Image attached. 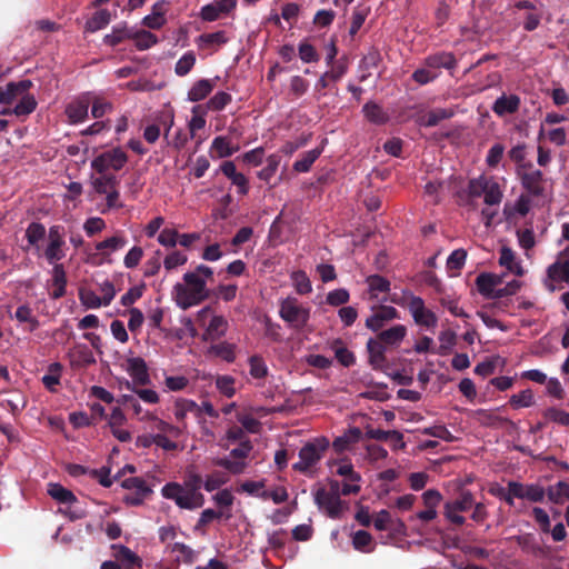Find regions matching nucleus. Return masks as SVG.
Here are the masks:
<instances>
[{
  "instance_id": "46",
  "label": "nucleus",
  "mask_w": 569,
  "mask_h": 569,
  "mask_svg": "<svg viewBox=\"0 0 569 569\" xmlns=\"http://www.w3.org/2000/svg\"><path fill=\"white\" fill-rule=\"evenodd\" d=\"M130 37L139 50H147L158 42V38L147 30L136 31Z\"/></svg>"
},
{
  "instance_id": "62",
  "label": "nucleus",
  "mask_w": 569,
  "mask_h": 569,
  "mask_svg": "<svg viewBox=\"0 0 569 569\" xmlns=\"http://www.w3.org/2000/svg\"><path fill=\"white\" fill-rule=\"evenodd\" d=\"M362 111L365 117L373 123H383L387 120V116L385 114L381 107L373 102L366 103Z\"/></svg>"
},
{
  "instance_id": "15",
  "label": "nucleus",
  "mask_w": 569,
  "mask_h": 569,
  "mask_svg": "<svg viewBox=\"0 0 569 569\" xmlns=\"http://www.w3.org/2000/svg\"><path fill=\"white\" fill-rule=\"evenodd\" d=\"M508 487L516 498L527 499L532 502H540L543 500L546 491L539 485H522L517 481H509Z\"/></svg>"
},
{
  "instance_id": "42",
  "label": "nucleus",
  "mask_w": 569,
  "mask_h": 569,
  "mask_svg": "<svg viewBox=\"0 0 569 569\" xmlns=\"http://www.w3.org/2000/svg\"><path fill=\"white\" fill-rule=\"evenodd\" d=\"M352 546L360 552H371L373 550L372 536L365 530H358L352 535Z\"/></svg>"
},
{
  "instance_id": "18",
  "label": "nucleus",
  "mask_w": 569,
  "mask_h": 569,
  "mask_svg": "<svg viewBox=\"0 0 569 569\" xmlns=\"http://www.w3.org/2000/svg\"><path fill=\"white\" fill-rule=\"evenodd\" d=\"M124 369L128 375L132 378L134 385H148L150 382V376L146 361L140 357L128 358L124 365Z\"/></svg>"
},
{
  "instance_id": "25",
  "label": "nucleus",
  "mask_w": 569,
  "mask_h": 569,
  "mask_svg": "<svg viewBox=\"0 0 569 569\" xmlns=\"http://www.w3.org/2000/svg\"><path fill=\"white\" fill-rule=\"evenodd\" d=\"M523 188L533 196L545 193V179L540 170L532 169L521 176Z\"/></svg>"
},
{
  "instance_id": "13",
  "label": "nucleus",
  "mask_w": 569,
  "mask_h": 569,
  "mask_svg": "<svg viewBox=\"0 0 569 569\" xmlns=\"http://www.w3.org/2000/svg\"><path fill=\"white\" fill-rule=\"evenodd\" d=\"M237 0H213L200 10V18L207 22H213L234 10Z\"/></svg>"
},
{
  "instance_id": "58",
  "label": "nucleus",
  "mask_w": 569,
  "mask_h": 569,
  "mask_svg": "<svg viewBox=\"0 0 569 569\" xmlns=\"http://www.w3.org/2000/svg\"><path fill=\"white\" fill-rule=\"evenodd\" d=\"M196 64V56L192 51L186 52L177 62L174 72L179 77L187 76Z\"/></svg>"
},
{
  "instance_id": "14",
  "label": "nucleus",
  "mask_w": 569,
  "mask_h": 569,
  "mask_svg": "<svg viewBox=\"0 0 569 569\" xmlns=\"http://www.w3.org/2000/svg\"><path fill=\"white\" fill-rule=\"evenodd\" d=\"M121 485L124 489L132 491L124 497V501L132 506L140 505L151 492L147 482L139 477L127 478Z\"/></svg>"
},
{
  "instance_id": "40",
  "label": "nucleus",
  "mask_w": 569,
  "mask_h": 569,
  "mask_svg": "<svg viewBox=\"0 0 569 569\" xmlns=\"http://www.w3.org/2000/svg\"><path fill=\"white\" fill-rule=\"evenodd\" d=\"M14 319L20 323H28L29 330L33 331L39 328L40 322L37 317L33 315L32 309L28 305H21L17 308L14 315Z\"/></svg>"
},
{
  "instance_id": "37",
  "label": "nucleus",
  "mask_w": 569,
  "mask_h": 569,
  "mask_svg": "<svg viewBox=\"0 0 569 569\" xmlns=\"http://www.w3.org/2000/svg\"><path fill=\"white\" fill-rule=\"evenodd\" d=\"M547 496L553 503L560 505L565 500H569V483L567 481H558L547 489Z\"/></svg>"
},
{
  "instance_id": "5",
  "label": "nucleus",
  "mask_w": 569,
  "mask_h": 569,
  "mask_svg": "<svg viewBox=\"0 0 569 569\" xmlns=\"http://www.w3.org/2000/svg\"><path fill=\"white\" fill-rule=\"evenodd\" d=\"M166 499L173 500L179 508L194 510L204 503V496L200 491H191L177 482H169L161 489Z\"/></svg>"
},
{
  "instance_id": "21",
  "label": "nucleus",
  "mask_w": 569,
  "mask_h": 569,
  "mask_svg": "<svg viewBox=\"0 0 569 569\" xmlns=\"http://www.w3.org/2000/svg\"><path fill=\"white\" fill-rule=\"evenodd\" d=\"M220 171L231 180L232 184L237 187V192L241 196H246L249 192V180L248 178L237 171L236 164L232 161H224L220 166Z\"/></svg>"
},
{
  "instance_id": "4",
  "label": "nucleus",
  "mask_w": 569,
  "mask_h": 569,
  "mask_svg": "<svg viewBox=\"0 0 569 569\" xmlns=\"http://www.w3.org/2000/svg\"><path fill=\"white\" fill-rule=\"evenodd\" d=\"M279 317L292 329L302 330L307 327L311 308L289 296L279 301Z\"/></svg>"
},
{
  "instance_id": "24",
  "label": "nucleus",
  "mask_w": 569,
  "mask_h": 569,
  "mask_svg": "<svg viewBox=\"0 0 569 569\" xmlns=\"http://www.w3.org/2000/svg\"><path fill=\"white\" fill-rule=\"evenodd\" d=\"M210 150L217 158H228L240 150V143L231 137L218 136L212 140Z\"/></svg>"
},
{
  "instance_id": "19",
  "label": "nucleus",
  "mask_w": 569,
  "mask_h": 569,
  "mask_svg": "<svg viewBox=\"0 0 569 569\" xmlns=\"http://www.w3.org/2000/svg\"><path fill=\"white\" fill-rule=\"evenodd\" d=\"M229 41L226 31L219 30L211 33H202L196 38L194 43L198 49L207 51L208 53L216 52L220 47Z\"/></svg>"
},
{
  "instance_id": "6",
  "label": "nucleus",
  "mask_w": 569,
  "mask_h": 569,
  "mask_svg": "<svg viewBox=\"0 0 569 569\" xmlns=\"http://www.w3.org/2000/svg\"><path fill=\"white\" fill-rule=\"evenodd\" d=\"M468 191L471 197L482 196L485 203L488 206L499 204L503 197V192L497 180L483 174L469 181Z\"/></svg>"
},
{
  "instance_id": "64",
  "label": "nucleus",
  "mask_w": 569,
  "mask_h": 569,
  "mask_svg": "<svg viewBox=\"0 0 569 569\" xmlns=\"http://www.w3.org/2000/svg\"><path fill=\"white\" fill-rule=\"evenodd\" d=\"M231 102V96L224 91H218L207 102V109L212 111H220Z\"/></svg>"
},
{
  "instance_id": "41",
  "label": "nucleus",
  "mask_w": 569,
  "mask_h": 569,
  "mask_svg": "<svg viewBox=\"0 0 569 569\" xmlns=\"http://www.w3.org/2000/svg\"><path fill=\"white\" fill-rule=\"evenodd\" d=\"M62 366L59 362H52L48 367V372L42 377V383L50 391H56L60 383Z\"/></svg>"
},
{
  "instance_id": "44",
  "label": "nucleus",
  "mask_w": 569,
  "mask_h": 569,
  "mask_svg": "<svg viewBox=\"0 0 569 569\" xmlns=\"http://www.w3.org/2000/svg\"><path fill=\"white\" fill-rule=\"evenodd\" d=\"M369 293L372 298H378L380 293L387 292L390 289V282L378 274L367 278Z\"/></svg>"
},
{
  "instance_id": "28",
  "label": "nucleus",
  "mask_w": 569,
  "mask_h": 569,
  "mask_svg": "<svg viewBox=\"0 0 569 569\" xmlns=\"http://www.w3.org/2000/svg\"><path fill=\"white\" fill-rule=\"evenodd\" d=\"M48 495L58 503L72 506L78 499L73 492L58 482H49L47 486Z\"/></svg>"
},
{
  "instance_id": "38",
  "label": "nucleus",
  "mask_w": 569,
  "mask_h": 569,
  "mask_svg": "<svg viewBox=\"0 0 569 569\" xmlns=\"http://www.w3.org/2000/svg\"><path fill=\"white\" fill-rule=\"evenodd\" d=\"M290 279L298 295L305 296L312 292V283L305 271L297 270L291 272Z\"/></svg>"
},
{
  "instance_id": "31",
  "label": "nucleus",
  "mask_w": 569,
  "mask_h": 569,
  "mask_svg": "<svg viewBox=\"0 0 569 569\" xmlns=\"http://www.w3.org/2000/svg\"><path fill=\"white\" fill-rule=\"evenodd\" d=\"M367 349L369 352V362L375 369H382L386 363L385 357V345L378 339H369L367 342Z\"/></svg>"
},
{
  "instance_id": "33",
  "label": "nucleus",
  "mask_w": 569,
  "mask_h": 569,
  "mask_svg": "<svg viewBox=\"0 0 569 569\" xmlns=\"http://www.w3.org/2000/svg\"><path fill=\"white\" fill-rule=\"evenodd\" d=\"M152 423L151 432L152 433H164L170 435L173 438H179L183 433V428L180 426H174L161 418H159L156 413L149 420Z\"/></svg>"
},
{
  "instance_id": "20",
  "label": "nucleus",
  "mask_w": 569,
  "mask_h": 569,
  "mask_svg": "<svg viewBox=\"0 0 569 569\" xmlns=\"http://www.w3.org/2000/svg\"><path fill=\"white\" fill-rule=\"evenodd\" d=\"M189 415H193L196 417L200 416V407L199 405L191 399L187 398H178L173 402V416L179 423L178 426L186 428V419Z\"/></svg>"
},
{
  "instance_id": "35",
  "label": "nucleus",
  "mask_w": 569,
  "mask_h": 569,
  "mask_svg": "<svg viewBox=\"0 0 569 569\" xmlns=\"http://www.w3.org/2000/svg\"><path fill=\"white\" fill-rule=\"evenodd\" d=\"M425 64L435 71L440 68L452 69L456 66V59L451 53L440 52L428 57Z\"/></svg>"
},
{
  "instance_id": "17",
  "label": "nucleus",
  "mask_w": 569,
  "mask_h": 569,
  "mask_svg": "<svg viewBox=\"0 0 569 569\" xmlns=\"http://www.w3.org/2000/svg\"><path fill=\"white\" fill-rule=\"evenodd\" d=\"M90 102V93H86L68 103L66 114L71 124L81 123L87 119Z\"/></svg>"
},
{
  "instance_id": "32",
  "label": "nucleus",
  "mask_w": 569,
  "mask_h": 569,
  "mask_svg": "<svg viewBox=\"0 0 569 569\" xmlns=\"http://www.w3.org/2000/svg\"><path fill=\"white\" fill-rule=\"evenodd\" d=\"M519 106H520V99H519L518 96H516V94H510V96L502 94L501 97H499L495 101L492 110L498 116H505V114L513 113L515 111H517Z\"/></svg>"
},
{
  "instance_id": "56",
  "label": "nucleus",
  "mask_w": 569,
  "mask_h": 569,
  "mask_svg": "<svg viewBox=\"0 0 569 569\" xmlns=\"http://www.w3.org/2000/svg\"><path fill=\"white\" fill-rule=\"evenodd\" d=\"M126 387L136 393L138 400L146 403L156 405L160 401L159 393L153 389H137L130 381L126 382Z\"/></svg>"
},
{
  "instance_id": "8",
  "label": "nucleus",
  "mask_w": 569,
  "mask_h": 569,
  "mask_svg": "<svg viewBox=\"0 0 569 569\" xmlns=\"http://www.w3.org/2000/svg\"><path fill=\"white\" fill-rule=\"evenodd\" d=\"M128 162V156L121 148H113L97 156L91 161V168L99 173L109 170L119 171Z\"/></svg>"
},
{
  "instance_id": "30",
  "label": "nucleus",
  "mask_w": 569,
  "mask_h": 569,
  "mask_svg": "<svg viewBox=\"0 0 569 569\" xmlns=\"http://www.w3.org/2000/svg\"><path fill=\"white\" fill-rule=\"evenodd\" d=\"M361 438V430L359 428H351L342 436L337 437L332 442V449L337 453H342L350 449L351 445L358 442Z\"/></svg>"
},
{
  "instance_id": "7",
  "label": "nucleus",
  "mask_w": 569,
  "mask_h": 569,
  "mask_svg": "<svg viewBox=\"0 0 569 569\" xmlns=\"http://www.w3.org/2000/svg\"><path fill=\"white\" fill-rule=\"evenodd\" d=\"M196 321L204 328L206 340H217L228 330V321L223 316L214 315L210 307H204L197 312Z\"/></svg>"
},
{
  "instance_id": "39",
  "label": "nucleus",
  "mask_w": 569,
  "mask_h": 569,
  "mask_svg": "<svg viewBox=\"0 0 569 569\" xmlns=\"http://www.w3.org/2000/svg\"><path fill=\"white\" fill-rule=\"evenodd\" d=\"M111 548L114 551L113 556L118 561H121V562H123L126 565H130V566H137V567L141 566V562H142L141 559L126 546L112 545Z\"/></svg>"
},
{
  "instance_id": "61",
  "label": "nucleus",
  "mask_w": 569,
  "mask_h": 569,
  "mask_svg": "<svg viewBox=\"0 0 569 569\" xmlns=\"http://www.w3.org/2000/svg\"><path fill=\"white\" fill-rule=\"evenodd\" d=\"M110 12L106 9L97 11L93 17L87 22V28L90 31H98L104 28L110 22Z\"/></svg>"
},
{
  "instance_id": "48",
  "label": "nucleus",
  "mask_w": 569,
  "mask_h": 569,
  "mask_svg": "<svg viewBox=\"0 0 569 569\" xmlns=\"http://www.w3.org/2000/svg\"><path fill=\"white\" fill-rule=\"evenodd\" d=\"M369 437L380 441H388L389 439H397V448H405L403 435L397 430H381L373 429L368 432Z\"/></svg>"
},
{
  "instance_id": "26",
  "label": "nucleus",
  "mask_w": 569,
  "mask_h": 569,
  "mask_svg": "<svg viewBox=\"0 0 569 569\" xmlns=\"http://www.w3.org/2000/svg\"><path fill=\"white\" fill-rule=\"evenodd\" d=\"M216 79H200L196 81L187 93L188 101L198 102L206 99L216 87Z\"/></svg>"
},
{
  "instance_id": "51",
  "label": "nucleus",
  "mask_w": 569,
  "mask_h": 569,
  "mask_svg": "<svg viewBox=\"0 0 569 569\" xmlns=\"http://www.w3.org/2000/svg\"><path fill=\"white\" fill-rule=\"evenodd\" d=\"M214 463L219 467L227 469L229 472L233 475L242 473L248 465L247 461L244 460L231 458L228 456L217 459Z\"/></svg>"
},
{
  "instance_id": "9",
  "label": "nucleus",
  "mask_w": 569,
  "mask_h": 569,
  "mask_svg": "<svg viewBox=\"0 0 569 569\" xmlns=\"http://www.w3.org/2000/svg\"><path fill=\"white\" fill-rule=\"evenodd\" d=\"M43 254L50 264H57L66 257V240L62 227L52 226L49 228Z\"/></svg>"
},
{
  "instance_id": "22",
  "label": "nucleus",
  "mask_w": 569,
  "mask_h": 569,
  "mask_svg": "<svg viewBox=\"0 0 569 569\" xmlns=\"http://www.w3.org/2000/svg\"><path fill=\"white\" fill-rule=\"evenodd\" d=\"M499 264L511 274L521 277L525 273L520 259L517 257L516 252L507 246L501 247L499 250Z\"/></svg>"
},
{
  "instance_id": "12",
  "label": "nucleus",
  "mask_w": 569,
  "mask_h": 569,
  "mask_svg": "<svg viewBox=\"0 0 569 569\" xmlns=\"http://www.w3.org/2000/svg\"><path fill=\"white\" fill-rule=\"evenodd\" d=\"M569 282V261L559 259L547 269V276L543 280L545 287L549 291H556L562 288L563 283Z\"/></svg>"
},
{
  "instance_id": "53",
  "label": "nucleus",
  "mask_w": 569,
  "mask_h": 569,
  "mask_svg": "<svg viewBox=\"0 0 569 569\" xmlns=\"http://www.w3.org/2000/svg\"><path fill=\"white\" fill-rule=\"evenodd\" d=\"M373 526L377 530L383 531L395 526H403V523L399 519L395 521L390 512L386 509H382L376 515L373 519Z\"/></svg>"
},
{
  "instance_id": "29",
  "label": "nucleus",
  "mask_w": 569,
  "mask_h": 569,
  "mask_svg": "<svg viewBox=\"0 0 569 569\" xmlns=\"http://www.w3.org/2000/svg\"><path fill=\"white\" fill-rule=\"evenodd\" d=\"M407 336V328L403 325H395L378 335V340L382 345L399 346Z\"/></svg>"
},
{
  "instance_id": "10",
  "label": "nucleus",
  "mask_w": 569,
  "mask_h": 569,
  "mask_svg": "<svg viewBox=\"0 0 569 569\" xmlns=\"http://www.w3.org/2000/svg\"><path fill=\"white\" fill-rule=\"evenodd\" d=\"M473 506V495L469 491H462L453 501H447L443 506V515L448 521L461 526L466 519L460 512L467 511Z\"/></svg>"
},
{
  "instance_id": "3",
  "label": "nucleus",
  "mask_w": 569,
  "mask_h": 569,
  "mask_svg": "<svg viewBox=\"0 0 569 569\" xmlns=\"http://www.w3.org/2000/svg\"><path fill=\"white\" fill-rule=\"evenodd\" d=\"M330 442L326 437H317L306 442L299 450V459L292 468L302 473H310L322 459Z\"/></svg>"
},
{
  "instance_id": "11",
  "label": "nucleus",
  "mask_w": 569,
  "mask_h": 569,
  "mask_svg": "<svg viewBox=\"0 0 569 569\" xmlns=\"http://www.w3.org/2000/svg\"><path fill=\"white\" fill-rule=\"evenodd\" d=\"M408 309L411 313L415 322L418 326L433 329L438 325V318L436 313L426 307L422 298L417 296H411L408 302Z\"/></svg>"
},
{
  "instance_id": "45",
  "label": "nucleus",
  "mask_w": 569,
  "mask_h": 569,
  "mask_svg": "<svg viewBox=\"0 0 569 569\" xmlns=\"http://www.w3.org/2000/svg\"><path fill=\"white\" fill-rule=\"evenodd\" d=\"M238 491L246 492L252 497H258V498L264 499L267 497L266 481L264 480H259V481L247 480L240 485V487L238 488Z\"/></svg>"
},
{
  "instance_id": "50",
  "label": "nucleus",
  "mask_w": 569,
  "mask_h": 569,
  "mask_svg": "<svg viewBox=\"0 0 569 569\" xmlns=\"http://www.w3.org/2000/svg\"><path fill=\"white\" fill-rule=\"evenodd\" d=\"M118 179L113 174L101 173L100 177H97L92 180V186L98 193L104 194L109 192L112 188H117Z\"/></svg>"
},
{
  "instance_id": "57",
  "label": "nucleus",
  "mask_w": 569,
  "mask_h": 569,
  "mask_svg": "<svg viewBox=\"0 0 569 569\" xmlns=\"http://www.w3.org/2000/svg\"><path fill=\"white\" fill-rule=\"evenodd\" d=\"M320 149H312L303 153L301 159L293 163V169L298 172H307L310 170L312 163L319 158Z\"/></svg>"
},
{
  "instance_id": "27",
  "label": "nucleus",
  "mask_w": 569,
  "mask_h": 569,
  "mask_svg": "<svg viewBox=\"0 0 569 569\" xmlns=\"http://www.w3.org/2000/svg\"><path fill=\"white\" fill-rule=\"evenodd\" d=\"M328 467L343 479L361 480V476L355 471L353 465L348 458L331 459L328 461Z\"/></svg>"
},
{
  "instance_id": "49",
  "label": "nucleus",
  "mask_w": 569,
  "mask_h": 569,
  "mask_svg": "<svg viewBox=\"0 0 569 569\" xmlns=\"http://www.w3.org/2000/svg\"><path fill=\"white\" fill-rule=\"evenodd\" d=\"M331 348L335 351L337 360L342 366L350 367L355 363V355L343 346L341 340H335L331 345Z\"/></svg>"
},
{
  "instance_id": "54",
  "label": "nucleus",
  "mask_w": 569,
  "mask_h": 569,
  "mask_svg": "<svg viewBox=\"0 0 569 569\" xmlns=\"http://www.w3.org/2000/svg\"><path fill=\"white\" fill-rule=\"evenodd\" d=\"M79 299L87 309H98L100 307H106L103 299L98 296L91 289H81L79 292Z\"/></svg>"
},
{
  "instance_id": "36",
  "label": "nucleus",
  "mask_w": 569,
  "mask_h": 569,
  "mask_svg": "<svg viewBox=\"0 0 569 569\" xmlns=\"http://www.w3.org/2000/svg\"><path fill=\"white\" fill-rule=\"evenodd\" d=\"M52 282L54 289L51 293L52 298L58 299L66 293L67 277L61 263L52 264Z\"/></svg>"
},
{
  "instance_id": "43",
  "label": "nucleus",
  "mask_w": 569,
  "mask_h": 569,
  "mask_svg": "<svg viewBox=\"0 0 569 569\" xmlns=\"http://www.w3.org/2000/svg\"><path fill=\"white\" fill-rule=\"evenodd\" d=\"M249 373L252 379L261 380L267 377L269 369L261 356H251L248 360Z\"/></svg>"
},
{
  "instance_id": "52",
  "label": "nucleus",
  "mask_w": 569,
  "mask_h": 569,
  "mask_svg": "<svg viewBox=\"0 0 569 569\" xmlns=\"http://www.w3.org/2000/svg\"><path fill=\"white\" fill-rule=\"evenodd\" d=\"M509 403L515 409L529 408L535 403V396L531 389H525L519 393L512 395Z\"/></svg>"
},
{
  "instance_id": "2",
  "label": "nucleus",
  "mask_w": 569,
  "mask_h": 569,
  "mask_svg": "<svg viewBox=\"0 0 569 569\" xmlns=\"http://www.w3.org/2000/svg\"><path fill=\"white\" fill-rule=\"evenodd\" d=\"M330 489L318 487L313 490V500L319 510L329 518L339 519L347 509V503L340 498L338 480L329 481Z\"/></svg>"
},
{
  "instance_id": "34",
  "label": "nucleus",
  "mask_w": 569,
  "mask_h": 569,
  "mask_svg": "<svg viewBox=\"0 0 569 569\" xmlns=\"http://www.w3.org/2000/svg\"><path fill=\"white\" fill-rule=\"evenodd\" d=\"M38 106L36 97L29 91H24L23 94L20 96L16 106L12 108L14 111V116L17 117H26L32 113Z\"/></svg>"
},
{
  "instance_id": "47",
  "label": "nucleus",
  "mask_w": 569,
  "mask_h": 569,
  "mask_svg": "<svg viewBox=\"0 0 569 569\" xmlns=\"http://www.w3.org/2000/svg\"><path fill=\"white\" fill-rule=\"evenodd\" d=\"M453 116L451 109L438 108L429 111L421 120V123L426 127L437 126L440 121L449 119Z\"/></svg>"
},
{
  "instance_id": "59",
  "label": "nucleus",
  "mask_w": 569,
  "mask_h": 569,
  "mask_svg": "<svg viewBox=\"0 0 569 569\" xmlns=\"http://www.w3.org/2000/svg\"><path fill=\"white\" fill-rule=\"evenodd\" d=\"M280 160H281L280 156H278L276 153L270 154L267 158V166L258 172V178L266 182H270V180L272 179V177L274 176V173L278 170Z\"/></svg>"
},
{
  "instance_id": "60",
  "label": "nucleus",
  "mask_w": 569,
  "mask_h": 569,
  "mask_svg": "<svg viewBox=\"0 0 569 569\" xmlns=\"http://www.w3.org/2000/svg\"><path fill=\"white\" fill-rule=\"evenodd\" d=\"M236 379L232 376L223 375L218 376L216 379V387L220 393L231 398L236 395L234 388Z\"/></svg>"
},
{
  "instance_id": "1",
  "label": "nucleus",
  "mask_w": 569,
  "mask_h": 569,
  "mask_svg": "<svg viewBox=\"0 0 569 569\" xmlns=\"http://www.w3.org/2000/svg\"><path fill=\"white\" fill-rule=\"evenodd\" d=\"M213 280V270L199 264L194 270L183 274V282L173 286L172 298L178 307L186 310L199 305L209 297L207 284Z\"/></svg>"
},
{
  "instance_id": "63",
  "label": "nucleus",
  "mask_w": 569,
  "mask_h": 569,
  "mask_svg": "<svg viewBox=\"0 0 569 569\" xmlns=\"http://www.w3.org/2000/svg\"><path fill=\"white\" fill-rule=\"evenodd\" d=\"M171 553L178 562H191L194 557L193 550L180 542H176L171 546Z\"/></svg>"
},
{
  "instance_id": "55",
  "label": "nucleus",
  "mask_w": 569,
  "mask_h": 569,
  "mask_svg": "<svg viewBox=\"0 0 569 569\" xmlns=\"http://www.w3.org/2000/svg\"><path fill=\"white\" fill-rule=\"evenodd\" d=\"M542 415H543V418L548 422H553L559 426H566V427L569 426V412L568 411H565V410L556 408V407H550V408H547Z\"/></svg>"
},
{
  "instance_id": "16",
  "label": "nucleus",
  "mask_w": 569,
  "mask_h": 569,
  "mask_svg": "<svg viewBox=\"0 0 569 569\" xmlns=\"http://www.w3.org/2000/svg\"><path fill=\"white\" fill-rule=\"evenodd\" d=\"M32 87V81L23 79L20 81H11L6 87H0V104H11L18 101L24 91H29Z\"/></svg>"
},
{
  "instance_id": "23",
  "label": "nucleus",
  "mask_w": 569,
  "mask_h": 569,
  "mask_svg": "<svg viewBox=\"0 0 569 569\" xmlns=\"http://www.w3.org/2000/svg\"><path fill=\"white\" fill-rule=\"evenodd\" d=\"M127 243V238L121 232H117L103 241L98 242L94 248L97 252L106 259L112 253L123 249Z\"/></svg>"
}]
</instances>
